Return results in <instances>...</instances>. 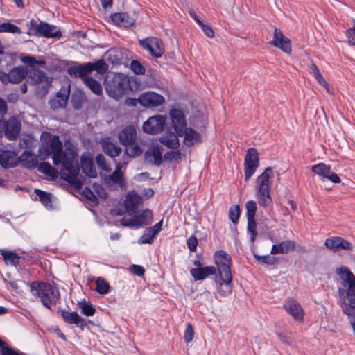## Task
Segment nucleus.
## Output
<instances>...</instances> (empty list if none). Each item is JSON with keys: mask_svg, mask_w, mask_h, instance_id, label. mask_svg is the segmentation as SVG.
I'll list each match as a JSON object with an SVG mask.
<instances>
[{"mask_svg": "<svg viewBox=\"0 0 355 355\" xmlns=\"http://www.w3.org/2000/svg\"><path fill=\"white\" fill-rule=\"evenodd\" d=\"M78 306L80 308L82 313L87 316H92L95 313V308L89 302L82 301L78 303Z\"/></svg>", "mask_w": 355, "mask_h": 355, "instance_id": "46", "label": "nucleus"}, {"mask_svg": "<svg viewBox=\"0 0 355 355\" xmlns=\"http://www.w3.org/2000/svg\"><path fill=\"white\" fill-rule=\"evenodd\" d=\"M276 334H277V336L278 337V338L282 343L287 344V345H291L292 343L291 339L289 337H288L286 335H285L282 333H280V332H277Z\"/></svg>", "mask_w": 355, "mask_h": 355, "instance_id": "62", "label": "nucleus"}, {"mask_svg": "<svg viewBox=\"0 0 355 355\" xmlns=\"http://www.w3.org/2000/svg\"><path fill=\"white\" fill-rule=\"evenodd\" d=\"M136 229L149 225L153 221V213L150 209L144 210L140 214L135 216Z\"/></svg>", "mask_w": 355, "mask_h": 355, "instance_id": "35", "label": "nucleus"}, {"mask_svg": "<svg viewBox=\"0 0 355 355\" xmlns=\"http://www.w3.org/2000/svg\"><path fill=\"white\" fill-rule=\"evenodd\" d=\"M1 355H25L24 353L14 350L11 347H3L1 349Z\"/></svg>", "mask_w": 355, "mask_h": 355, "instance_id": "57", "label": "nucleus"}, {"mask_svg": "<svg viewBox=\"0 0 355 355\" xmlns=\"http://www.w3.org/2000/svg\"><path fill=\"white\" fill-rule=\"evenodd\" d=\"M325 246L334 252L342 250H349L352 248L351 243L340 236H332L326 239L324 242Z\"/></svg>", "mask_w": 355, "mask_h": 355, "instance_id": "21", "label": "nucleus"}, {"mask_svg": "<svg viewBox=\"0 0 355 355\" xmlns=\"http://www.w3.org/2000/svg\"><path fill=\"white\" fill-rule=\"evenodd\" d=\"M30 31H34L33 34L35 35H41L46 38L60 39L62 37V33L55 26L46 22H40L37 24L35 21L31 20Z\"/></svg>", "mask_w": 355, "mask_h": 355, "instance_id": "7", "label": "nucleus"}, {"mask_svg": "<svg viewBox=\"0 0 355 355\" xmlns=\"http://www.w3.org/2000/svg\"><path fill=\"white\" fill-rule=\"evenodd\" d=\"M112 21L119 26L128 28L134 25L135 19L125 12L114 13L111 15Z\"/></svg>", "mask_w": 355, "mask_h": 355, "instance_id": "31", "label": "nucleus"}, {"mask_svg": "<svg viewBox=\"0 0 355 355\" xmlns=\"http://www.w3.org/2000/svg\"><path fill=\"white\" fill-rule=\"evenodd\" d=\"M193 336L194 331L193 327L190 323H188L184 331V339L186 343H189L193 340Z\"/></svg>", "mask_w": 355, "mask_h": 355, "instance_id": "51", "label": "nucleus"}, {"mask_svg": "<svg viewBox=\"0 0 355 355\" xmlns=\"http://www.w3.org/2000/svg\"><path fill=\"white\" fill-rule=\"evenodd\" d=\"M178 134L180 137L184 136L183 143L187 146H191L195 144L200 142L202 140V136L199 132L187 126L184 128L182 133L178 132Z\"/></svg>", "mask_w": 355, "mask_h": 355, "instance_id": "24", "label": "nucleus"}, {"mask_svg": "<svg viewBox=\"0 0 355 355\" xmlns=\"http://www.w3.org/2000/svg\"><path fill=\"white\" fill-rule=\"evenodd\" d=\"M259 165V153L254 148L248 150L245 157V180L248 181L255 173Z\"/></svg>", "mask_w": 355, "mask_h": 355, "instance_id": "9", "label": "nucleus"}, {"mask_svg": "<svg viewBox=\"0 0 355 355\" xmlns=\"http://www.w3.org/2000/svg\"><path fill=\"white\" fill-rule=\"evenodd\" d=\"M311 171L318 175L322 181L328 180L333 183H339L341 181L339 176L331 171V167L324 163H319L312 166Z\"/></svg>", "mask_w": 355, "mask_h": 355, "instance_id": "12", "label": "nucleus"}, {"mask_svg": "<svg viewBox=\"0 0 355 355\" xmlns=\"http://www.w3.org/2000/svg\"><path fill=\"white\" fill-rule=\"evenodd\" d=\"M163 219L155 223L153 227L146 228L143 234L139 238V244H151L153 243L155 238L162 230Z\"/></svg>", "mask_w": 355, "mask_h": 355, "instance_id": "19", "label": "nucleus"}, {"mask_svg": "<svg viewBox=\"0 0 355 355\" xmlns=\"http://www.w3.org/2000/svg\"><path fill=\"white\" fill-rule=\"evenodd\" d=\"M199 26L201 27L202 31L206 35L207 37L212 38L214 36V33L212 30V28L202 23V25H200Z\"/></svg>", "mask_w": 355, "mask_h": 355, "instance_id": "58", "label": "nucleus"}, {"mask_svg": "<svg viewBox=\"0 0 355 355\" xmlns=\"http://www.w3.org/2000/svg\"><path fill=\"white\" fill-rule=\"evenodd\" d=\"M4 135L9 140H15L19 135L21 130L20 121L12 116L8 121H3Z\"/></svg>", "mask_w": 355, "mask_h": 355, "instance_id": "16", "label": "nucleus"}, {"mask_svg": "<svg viewBox=\"0 0 355 355\" xmlns=\"http://www.w3.org/2000/svg\"><path fill=\"white\" fill-rule=\"evenodd\" d=\"M0 33H21L20 28L9 21L0 24Z\"/></svg>", "mask_w": 355, "mask_h": 355, "instance_id": "44", "label": "nucleus"}, {"mask_svg": "<svg viewBox=\"0 0 355 355\" xmlns=\"http://www.w3.org/2000/svg\"><path fill=\"white\" fill-rule=\"evenodd\" d=\"M96 162L98 168L105 171H110V168L107 165L105 158L102 154H98L96 157Z\"/></svg>", "mask_w": 355, "mask_h": 355, "instance_id": "50", "label": "nucleus"}, {"mask_svg": "<svg viewBox=\"0 0 355 355\" xmlns=\"http://www.w3.org/2000/svg\"><path fill=\"white\" fill-rule=\"evenodd\" d=\"M179 137V135L176 132H169L161 137L159 141L168 148L176 149L180 146Z\"/></svg>", "mask_w": 355, "mask_h": 355, "instance_id": "30", "label": "nucleus"}, {"mask_svg": "<svg viewBox=\"0 0 355 355\" xmlns=\"http://www.w3.org/2000/svg\"><path fill=\"white\" fill-rule=\"evenodd\" d=\"M270 43L272 45L281 49L286 53L290 54L292 51L291 40L286 37L279 28H275L273 40Z\"/></svg>", "mask_w": 355, "mask_h": 355, "instance_id": "15", "label": "nucleus"}, {"mask_svg": "<svg viewBox=\"0 0 355 355\" xmlns=\"http://www.w3.org/2000/svg\"><path fill=\"white\" fill-rule=\"evenodd\" d=\"M214 257L218 272V278L216 281V291L219 295L225 297L232 292L231 257L223 250L217 251Z\"/></svg>", "mask_w": 355, "mask_h": 355, "instance_id": "3", "label": "nucleus"}, {"mask_svg": "<svg viewBox=\"0 0 355 355\" xmlns=\"http://www.w3.org/2000/svg\"><path fill=\"white\" fill-rule=\"evenodd\" d=\"M28 70L23 66H18L9 71L10 83H19L27 76Z\"/></svg>", "mask_w": 355, "mask_h": 355, "instance_id": "33", "label": "nucleus"}, {"mask_svg": "<svg viewBox=\"0 0 355 355\" xmlns=\"http://www.w3.org/2000/svg\"><path fill=\"white\" fill-rule=\"evenodd\" d=\"M19 160L28 169L34 168L37 165V158L31 151L26 150L19 157Z\"/></svg>", "mask_w": 355, "mask_h": 355, "instance_id": "34", "label": "nucleus"}, {"mask_svg": "<svg viewBox=\"0 0 355 355\" xmlns=\"http://www.w3.org/2000/svg\"><path fill=\"white\" fill-rule=\"evenodd\" d=\"M38 171L53 179L58 177V171L53 168L49 162H41L38 166Z\"/></svg>", "mask_w": 355, "mask_h": 355, "instance_id": "39", "label": "nucleus"}, {"mask_svg": "<svg viewBox=\"0 0 355 355\" xmlns=\"http://www.w3.org/2000/svg\"><path fill=\"white\" fill-rule=\"evenodd\" d=\"M336 272L341 279L338 288L340 306L347 315L355 334V276L345 267L338 268Z\"/></svg>", "mask_w": 355, "mask_h": 355, "instance_id": "2", "label": "nucleus"}, {"mask_svg": "<svg viewBox=\"0 0 355 355\" xmlns=\"http://www.w3.org/2000/svg\"><path fill=\"white\" fill-rule=\"evenodd\" d=\"M96 291L101 295H105L110 291L109 284L102 277H98L96 280Z\"/></svg>", "mask_w": 355, "mask_h": 355, "instance_id": "43", "label": "nucleus"}, {"mask_svg": "<svg viewBox=\"0 0 355 355\" xmlns=\"http://www.w3.org/2000/svg\"><path fill=\"white\" fill-rule=\"evenodd\" d=\"M135 216L132 218L123 217L121 220L120 223L123 227H128L130 228H136Z\"/></svg>", "mask_w": 355, "mask_h": 355, "instance_id": "54", "label": "nucleus"}, {"mask_svg": "<svg viewBox=\"0 0 355 355\" xmlns=\"http://www.w3.org/2000/svg\"><path fill=\"white\" fill-rule=\"evenodd\" d=\"M129 86L128 78L121 73L108 76L105 81V88L107 95L116 100L121 98Z\"/></svg>", "mask_w": 355, "mask_h": 355, "instance_id": "6", "label": "nucleus"}, {"mask_svg": "<svg viewBox=\"0 0 355 355\" xmlns=\"http://www.w3.org/2000/svg\"><path fill=\"white\" fill-rule=\"evenodd\" d=\"M131 270H132V272L139 276V277H141V276H143L144 274V269L142 266H138V265H132L131 266Z\"/></svg>", "mask_w": 355, "mask_h": 355, "instance_id": "60", "label": "nucleus"}, {"mask_svg": "<svg viewBox=\"0 0 355 355\" xmlns=\"http://www.w3.org/2000/svg\"><path fill=\"white\" fill-rule=\"evenodd\" d=\"M138 102L146 108H154L163 105L165 103V98L156 92L148 91L139 96Z\"/></svg>", "mask_w": 355, "mask_h": 355, "instance_id": "11", "label": "nucleus"}, {"mask_svg": "<svg viewBox=\"0 0 355 355\" xmlns=\"http://www.w3.org/2000/svg\"><path fill=\"white\" fill-rule=\"evenodd\" d=\"M8 107L6 101L0 98V115L3 116L7 113Z\"/></svg>", "mask_w": 355, "mask_h": 355, "instance_id": "64", "label": "nucleus"}, {"mask_svg": "<svg viewBox=\"0 0 355 355\" xmlns=\"http://www.w3.org/2000/svg\"><path fill=\"white\" fill-rule=\"evenodd\" d=\"M166 117L163 115H154L143 123V130L150 135H156L161 132L166 125Z\"/></svg>", "mask_w": 355, "mask_h": 355, "instance_id": "10", "label": "nucleus"}, {"mask_svg": "<svg viewBox=\"0 0 355 355\" xmlns=\"http://www.w3.org/2000/svg\"><path fill=\"white\" fill-rule=\"evenodd\" d=\"M103 152L111 157L118 156L121 152V148L115 143L112 142L109 137L103 138L100 141Z\"/></svg>", "mask_w": 355, "mask_h": 355, "instance_id": "26", "label": "nucleus"}, {"mask_svg": "<svg viewBox=\"0 0 355 355\" xmlns=\"http://www.w3.org/2000/svg\"><path fill=\"white\" fill-rule=\"evenodd\" d=\"M21 61L24 64H26L29 65L30 67H33L35 64L42 65V64H44V61H42V60L37 61L33 57L30 56V55L23 57L21 58Z\"/></svg>", "mask_w": 355, "mask_h": 355, "instance_id": "53", "label": "nucleus"}, {"mask_svg": "<svg viewBox=\"0 0 355 355\" xmlns=\"http://www.w3.org/2000/svg\"><path fill=\"white\" fill-rule=\"evenodd\" d=\"M295 248V242L291 240L284 241L272 246L270 254L275 255L279 254H288L294 250Z\"/></svg>", "mask_w": 355, "mask_h": 355, "instance_id": "27", "label": "nucleus"}, {"mask_svg": "<svg viewBox=\"0 0 355 355\" xmlns=\"http://www.w3.org/2000/svg\"><path fill=\"white\" fill-rule=\"evenodd\" d=\"M118 138L123 146H132L137 139L135 128L133 125L126 126L119 133Z\"/></svg>", "mask_w": 355, "mask_h": 355, "instance_id": "23", "label": "nucleus"}, {"mask_svg": "<svg viewBox=\"0 0 355 355\" xmlns=\"http://www.w3.org/2000/svg\"><path fill=\"white\" fill-rule=\"evenodd\" d=\"M87 67L89 73L96 71L99 74H104L108 69L106 62L103 59H100L94 62H87Z\"/></svg>", "mask_w": 355, "mask_h": 355, "instance_id": "37", "label": "nucleus"}, {"mask_svg": "<svg viewBox=\"0 0 355 355\" xmlns=\"http://www.w3.org/2000/svg\"><path fill=\"white\" fill-rule=\"evenodd\" d=\"M130 69L134 73L137 75H144L146 73L145 67L137 60L131 61Z\"/></svg>", "mask_w": 355, "mask_h": 355, "instance_id": "49", "label": "nucleus"}, {"mask_svg": "<svg viewBox=\"0 0 355 355\" xmlns=\"http://www.w3.org/2000/svg\"><path fill=\"white\" fill-rule=\"evenodd\" d=\"M187 245L191 252H196L198 245L197 238L195 236L189 237L187 240Z\"/></svg>", "mask_w": 355, "mask_h": 355, "instance_id": "56", "label": "nucleus"}, {"mask_svg": "<svg viewBox=\"0 0 355 355\" xmlns=\"http://www.w3.org/2000/svg\"><path fill=\"white\" fill-rule=\"evenodd\" d=\"M1 255L3 257L5 262L6 263H10L12 266H16L19 263V257L17 256L14 252L10 251H3L1 252Z\"/></svg>", "mask_w": 355, "mask_h": 355, "instance_id": "45", "label": "nucleus"}, {"mask_svg": "<svg viewBox=\"0 0 355 355\" xmlns=\"http://www.w3.org/2000/svg\"><path fill=\"white\" fill-rule=\"evenodd\" d=\"M164 159L169 161L179 160L181 159V153L179 150L170 151L165 153L164 156Z\"/></svg>", "mask_w": 355, "mask_h": 355, "instance_id": "55", "label": "nucleus"}, {"mask_svg": "<svg viewBox=\"0 0 355 355\" xmlns=\"http://www.w3.org/2000/svg\"><path fill=\"white\" fill-rule=\"evenodd\" d=\"M129 150L132 155H140L142 153L141 147L137 145H133L129 148Z\"/></svg>", "mask_w": 355, "mask_h": 355, "instance_id": "63", "label": "nucleus"}, {"mask_svg": "<svg viewBox=\"0 0 355 355\" xmlns=\"http://www.w3.org/2000/svg\"><path fill=\"white\" fill-rule=\"evenodd\" d=\"M31 294L39 298L42 304L47 309L60 301V293L54 285L40 282H33L29 284Z\"/></svg>", "mask_w": 355, "mask_h": 355, "instance_id": "4", "label": "nucleus"}, {"mask_svg": "<svg viewBox=\"0 0 355 355\" xmlns=\"http://www.w3.org/2000/svg\"><path fill=\"white\" fill-rule=\"evenodd\" d=\"M41 140V155L44 159L52 155L53 164L55 166L61 165V178L74 188L80 189L82 183L78 178L80 167L76 151L68 147L63 150L62 142L59 137L49 132H42Z\"/></svg>", "mask_w": 355, "mask_h": 355, "instance_id": "1", "label": "nucleus"}, {"mask_svg": "<svg viewBox=\"0 0 355 355\" xmlns=\"http://www.w3.org/2000/svg\"><path fill=\"white\" fill-rule=\"evenodd\" d=\"M240 207L238 205L230 207L228 211V217L234 225L233 229L235 232H236V225L237 224L240 217Z\"/></svg>", "mask_w": 355, "mask_h": 355, "instance_id": "42", "label": "nucleus"}, {"mask_svg": "<svg viewBox=\"0 0 355 355\" xmlns=\"http://www.w3.org/2000/svg\"><path fill=\"white\" fill-rule=\"evenodd\" d=\"M246 218H254L257 211V203L254 200H249L245 203Z\"/></svg>", "mask_w": 355, "mask_h": 355, "instance_id": "48", "label": "nucleus"}, {"mask_svg": "<svg viewBox=\"0 0 355 355\" xmlns=\"http://www.w3.org/2000/svg\"><path fill=\"white\" fill-rule=\"evenodd\" d=\"M35 193L39 198L40 201L46 209H51L53 207L51 193L38 189H35Z\"/></svg>", "mask_w": 355, "mask_h": 355, "instance_id": "40", "label": "nucleus"}, {"mask_svg": "<svg viewBox=\"0 0 355 355\" xmlns=\"http://www.w3.org/2000/svg\"><path fill=\"white\" fill-rule=\"evenodd\" d=\"M69 94V87H62L55 96L49 101L50 107L53 110L65 107L67 104Z\"/></svg>", "mask_w": 355, "mask_h": 355, "instance_id": "18", "label": "nucleus"}, {"mask_svg": "<svg viewBox=\"0 0 355 355\" xmlns=\"http://www.w3.org/2000/svg\"><path fill=\"white\" fill-rule=\"evenodd\" d=\"M84 84L95 94L101 95L102 94V86L96 80L94 79L92 77L87 76L85 77L83 80Z\"/></svg>", "mask_w": 355, "mask_h": 355, "instance_id": "38", "label": "nucleus"}, {"mask_svg": "<svg viewBox=\"0 0 355 355\" xmlns=\"http://www.w3.org/2000/svg\"><path fill=\"white\" fill-rule=\"evenodd\" d=\"M248 220V226L247 230L248 232L250 234V240L251 243H254L257 235V223L254 218H247Z\"/></svg>", "mask_w": 355, "mask_h": 355, "instance_id": "47", "label": "nucleus"}, {"mask_svg": "<svg viewBox=\"0 0 355 355\" xmlns=\"http://www.w3.org/2000/svg\"><path fill=\"white\" fill-rule=\"evenodd\" d=\"M254 257L259 262L268 265H272L275 263V258L270 255L259 256L254 254Z\"/></svg>", "mask_w": 355, "mask_h": 355, "instance_id": "52", "label": "nucleus"}, {"mask_svg": "<svg viewBox=\"0 0 355 355\" xmlns=\"http://www.w3.org/2000/svg\"><path fill=\"white\" fill-rule=\"evenodd\" d=\"M145 161L146 163L159 166L162 162V156L160 147L152 146L148 148L144 153Z\"/></svg>", "mask_w": 355, "mask_h": 355, "instance_id": "22", "label": "nucleus"}, {"mask_svg": "<svg viewBox=\"0 0 355 355\" xmlns=\"http://www.w3.org/2000/svg\"><path fill=\"white\" fill-rule=\"evenodd\" d=\"M272 178H273V170L271 167H268L256 180L254 186L256 197L259 205L263 207H272V200L270 196L272 182L270 180Z\"/></svg>", "mask_w": 355, "mask_h": 355, "instance_id": "5", "label": "nucleus"}, {"mask_svg": "<svg viewBox=\"0 0 355 355\" xmlns=\"http://www.w3.org/2000/svg\"><path fill=\"white\" fill-rule=\"evenodd\" d=\"M18 159L15 153L4 150L0 152V165L4 168H13L17 165Z\"/></svg>", "mask_w": 355, "mask_h": 355, "instance_id": "28", "label": "nucleus"}, {"mask_svg": "<svg viewBox=\"0 0 355 355\" xmlns=\"http://www.w3.org/2000/svg\"><path fill=\"white\" fill-rule=\"evenodd\" d=\"M139 44L147 50L155 58H161L164 53V46L162 40L157 37H146L139 41Z\"/></svg>", "mask_w": 355, "mask_h": 355, "instance_id": "8", "label": "nucleus"}, {"mask_svg": "<svg viewBox=\"0 0 355 355\" xmlns=\"http://www.w3.org/2000/svg\"><path fill=\"white\" fill-rule=\"evenodd\" d=\"M67 72L71 77H80L82 80H83L85 77H87V75L89 73L87 63L78 64L77 62L74 63V64L71 66L68 67L67 69Z\"/></svg>", "mask_w": 355, "mask_h": 355, "instance_id": "32", "label": "nucleus"}, {"mask_svg": "<svg viewBox=\"0 0 355 355\" xmlns=\"http://www.w3.org/2000/svg\"><path fill=\"white\" fill-rule=\"evenodd\" d=\"M314 78L316 79V80L318 81V83L322 87H324L327 92H329V89H328V83H327V81L324 80V78L322 77V74L320 73V72L316 73L315 76H314Z\"/></svg>", "mask_w": 355, "mask_h": 355, "instance_id": "59", "label": "nucleus"}, {"mask_svg": "<svg viewBox=\"0 0 355 355\" xmlns=\"http://www.w3.org/2000/svg\"><path fill=\"white\" fill-rule=\"evenodd\" d=\"M82 169L83 171L89 178H95L97 175L96 171L93 166L91 159H82Z\"/></svg>", "mask_w": 355, "mask_h": 355, "instance_id": "41", "label": "nucleus"}, {"mask_svg": "<svg viewBox=\"0 0 355 355\" xmlns=\"http://www.w3.org/2000/svg\"><path fill=\"white\" fill-rule=\"evenodd\" d=\"M347 39L351 44L355 46V23L354 27L347 32Z\"/></svg>", "mask_w": 355, "mask_h": 355, "instance_id": "61", "label": "nucleus"}, {"mask_svg": "<svg viewBox=\"0 0 355 355\" xmlns=\"http://www.w3.org/2000/svg\"><path fill=\"white\" fill-rule=\"evenodd\" d=\"M283 307L296 321H303L304 311L296 300L291 297L286 299L284 302Z\"/></svg>", "mask_w": 355, "mask_h": 355, "instance_id": "13", "label": "nucleus"}, {"mask_svg": "<svg viewBox=\"0 0 355 355\" xmlns=\"http://www.w3.org/2000/svg\"><path fill=\"white\" fill-rule=\"evenodd\" d=\"M142 201V197L132 190L128 192L124 205L128 211L135 212Z\"/></svg>", "mask_w": 355, "mask_h": 355, "instance_id": "25", "label": "nucleus"}, {"mask_svg": "<svg viewBox=\"0 0 355 355\" xmlns=\"http://www.w3.org/2000/svg\"><path fill=\"white\" fill-rule=\"evenodd\" d=\"M125 163L117 162L115 170L107 178L112 184H118L122 189H125L126 187L125 173L122 171L123 168H125Z\"/></svg>", "mask_w": 355, "mask_h": 355, "instance_id": "20", "label": "nucleus"}, {"mask_svg": "<svg viewBox=\"0 0 355 355\" xmlns=\"http://www.w3.org/2000/svg\"><path fill=\"white\" fill-rule=\"evenodd\" d=\"M28 78L34 85H38L44 83V85L41 87V91L44 94H46L48 92L49 88L52 82V78L46 76L44 71L40 69H32L30 71Z\"/></svg>", "mask_w": 355, "mask_h": 355, "instance_id": "14", "label": "nucleus"}, {"mask_svg": "<svg viewBox=\"0 0 355 355\" xmlns=\"http://www.w3.org/2000/svg\"><path fill=\"white\" fill-rule=\"evenodd\" d=\"M216 272V269L214 266H205L198 268H191L190 274L196 281H200L206 279L211 275H214Z\"/></svg>", "mask_w": 355, "mask_h": 355, "instance_id": "29", "label": "nucleus"}, {"mask_svg": "<svg viewBox=\"0 0 355 355\" xmlns=\"http://www.w3.org/2000/svg\"><path fill=\"white\" fill-rule=\"evenodd\" d=\"M61 315L68 324H80L84 322L82 318L76 311L69 312L65 310H60Z\"/></svg>", "mask_w": 355, "mask_h": 355, "instance_id": "36", "label": "nucleus"}, {"mask_svg": "<svg viewBox=\"0 0 355 355\" xmlns=\"http://www.w3.org/2000/svg\"><path fill=\"white\" fill-rule=\"evenodd\" d=\"M171 123L175 132L182 133L184 128L187 126L185 115L182 110L178 108L171 109L169 111Z\"/></svg>", "mask_w": 355, "mask_h": 355, "instance_id": "17", "label": "nucleus"}]
</instances>
